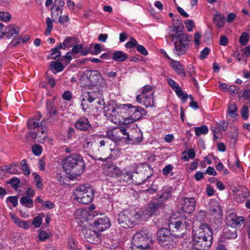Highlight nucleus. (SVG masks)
Returning a JSON list of instances; mask_svg holds the SVG:
<instances>
[{"instance_id": "de8ad7c7", "label": "nucleus", "mask_w": 250, "mask_h": 250, "mask_svg": "<svg viewBox=\"0 0 250 250\" xmlns=\"http://www.w3.org/2000/svg\"><path fill=\"white\" fill-rule=\"evenodd\" d=\"M173 167L172 165L169 164L167 166H165V167L162 170V173L163 174L164 176H167L169 173L171 174V175H173V172H171V171L173 170Z\"/></svg>"}, {"instance_id": "58836bf2", "label": "nucleus", "mask_w": 250, "mask_h": 250, "mask_svg": "<svg viewBox=\"0 0 250 250\" xmlns=\"http://www.w3.org/2000/svg\"><path fill=\"white\" fill-rule=\"evenodd\" d=\"M53 21L54 20L51 19L49 17H47L46 19V24L47 25L46 29L45 31V35L48 36L50 34L52 29L53 27Z\"/></svg>"}, {"instance_id": "5fc2aeb1", "label": "nucleus", "mask_w": 250, "mask_h": 250, "mask_svg": "<svg viewBox=\"0 0 250 250\" xmlns=\"http://www.w3.org/2000/svg\"><path fill=\"white\" fill-rule=\"evenodd\" d=\"M120 131V134H122L126 136V140L130 142L133 138L130 137L129 133L126 131V129L125 127H121L118 128Z\"/></svg>"}, {"instance_id": "f8f14e48", "label": "nucleus", "mask_w": 250, "mask_h": 250, "mask_svg": "<svg viewBox=\"0 0 250 250\" xmlns=\"http://www.w3.org/2000/svg\"><path fill=\"white\" fill-rule=\"evenodd\" d=\"M191 243L193 248L196 250H207L210 246L211 241L193 235Z\"/></svg>"}, {"instance_id": "69168bd1", "label": "nucleus", "mask_w": 250, "mask_h": 250, "mask_svg": "<svg viewBox=\"0 0 250 250\" xmlns=\"http://www.w3.org/2000/svg\"><path fill=\"white\" fill-rule=\"evenodd\" d=\"M210 52V49L208 47H205L200 53V58L203 59L206 58Z\"/></svg>"}, {"instance_id": "c03bdc74", "label": "nucleus", "mask_w": 250, "mask_h": 250, "mask_svg": "<svg viewBox=\"0 0 250 250\" xmlns=\"http://www.w3.org/2000/svg\"><path fill=\"white\" fill-rule=\"evenodd\" d=\"M136 133L138 135V136H132L133 140H131L132 144H139L142 141L143 139L142 132L140 130L136 131Z\"/></svg>"}, {"instance_id": "e433bc0d", "label": "nucleus", "mask_w": 250, "mask_h": 250, "mask_svg": "<svg viewBox=\"0 0 250 250\" xmlns=\"http://www.w3.org/2000/svg\"><path fill=\"white\" fill-rule=\"evenodd\" d=\"M195 157V153L194 150L190 149L187 152H184L183 153L182 159L184 161H188L189 159H193Z\"/></svg>"}, {"instance_id": "a19ab883", "label": "nucleus", "mask_w": 250, "mask_h": 250, "mask_svg": "<svg viewBox=\"0 0 250 250\" xmlns=\"http://www.w3.org/2000/svg\"><path fill=\"white\" fill-rule=\"evenodd\" d=\"M27 125L30 129H35L40 126V122L35 121L34 119H30L27 121Z\"/></svg>"}, {"instance_id": "052dcab7", "label": "nucleus", "mask_w": 250, "mask_h": 250, "mask_svg": "<svg viewBox=\"0 0 250 250\" xmlns=\"http://www.w3.org/2000/svg\"><path fill=\"white\" fill-rule=\"evenodd\" d=\"M6 201L11 203L13 207H15L18 205V198L16 196H9L7 198Z\"/></svg>"}, {"instance_id": "5701e85b", "label": "nucleus", "mask_w": 250, "mask_h": 250, "mask_svg": "<svg viewBox=\"0 0 250 250\" xmlns=\"http://www.w3.org/2000/svg\"><path fill=\"white\" fill-rule=\"evenodd\" d=\"M9 215L14 223L17 225L18 227L25 229H29V225L28 222L25 221L21 220L15 214L13 213H10Z\"/></svg>"}, {"instance_id": "aec40b11", "label": "nucleus", "mask_w": 250, "mask_h": 250, "mask_svg": "<svg viewBox=\"0 0 250 250\" xmlns=\"http://www.w3.org/2000/svg\"><path fill=\"white\" fill-rule=\"evenodd\" d=\"M106 139H109L112 141L117 142L122 140V137L118 128L110 129L106 132Z\"/></svg>"}, {"instance_id": "20e7f679", "label": "nucleus", "mask_w": 250, "mask_h": 250, "mask_svg": "<svg viewBox=\"0 0 250 250\" xmlns=\"http://www.w3.org/2000/svg\"><path fill=\"white\" fill-rule=\"evenodd\" d=\"M84 167L83 157L76 153L67 156L63 163V168L66 172H72L76 175H80L82 173Z\"/></svg>"}, {"instance_id": "cd10ccee", "label": "nucleus", "mask_w": 250, "mask_h": 250, "mask_svg": "<svg viewBox=\"0 0 250 250\" xmlns=\"http://www.w3.org/2000/svg\"><path fill=\"white\" fill-rule=\"evenodd\" d=\"M242 190H239L236 197V200L237 202H242L244 201L245 199L248 197L249 195V191L248 189L246 188H242Z\"/></svg>"}, {"instance_id": "603ef678", "label": "nucleus", "mask_w": 250, "mask_h": 250, "mask_svg": "<svg viewBox=\"0 0 250 250\" xmlns=\"http://www.w3.org/2000/svg\"><path fill=\"white\" fill-rule=\"evenodd\" d=\"M32 152L37 156L40 155L42 152V147L39 145H35L32 146Z\"/></svg>"}, {"instance_id": "8fccbe9b", "label": "nucleus", "mask_w": 250, "mask_h": 250, "mask_svg": "<svg viewBox=\"0 0 250 250\" xmlns=\"http://www.w3.org/2000/svg\"><path fill=\"white\" fill-rule=\"evenodd\" d=\"M7 183L11 184L14 189H16L20 183V180L18 178L15 177L10 179Z\"/></svg>"}, {"instance_id": "9b49d317", "label": "nucleus", "mask_w": 250, "mask_h": 250, "mask_svg": "<svg viewBox=\"0 0 250 250\" xmlns=\"http://www.w3.org/2000/svg\"><path fill=\"white\" fill-rule=\"evenodd\" d=\"M212 235L211 228L208 225L205 224H201L198 229L193 230V235L200 236L208 241H211Z\"/></svg>"}, {"instance_id": "c9c22d12", "label": "nucleus", "mask_w": 250, "mask_h": 250, "mask_svg": "<svg viewBox=\"0 0 250 250\" xmlns=\"http://www.w3.org/2000/svg\"><path fill=\"white\" fill-rule=\"evenodd\" d=\"M237 106L234 104H230L229 105L227 113L231 118L237 116Z\"/></svg>"}, {"instance_id": "bf43d9fd", "label": "nucleus", "mask_w": 250, "mask_h": 250, "mask_svg": "<svg viewBox=\"0 0 250 250\" xmlns=\"http://www.w3.org/2000/svg\"><path fill=\"white\" fill-rule=\"evenodd\" d=\"M32 224L36 228H39L42 224V218L39 216L36 217L34 218Z\"/></svg>"}, {"instance_id": "3c124183", "label": "nucleus", "mask_w": 250, "mask_h": 250, "mask_svg": "<svg viewBox=\"0 0 250 250\" xmlns=\"http://www.w3.org/2000/svg\"><path fill=\"white\" fill-rule=\"evenodd\" d=\"M11 15L9 13L6 12H0V20L7 22L10 21Z\"/></svg>"}, {"instance_id": "c756f323", "label": "nucleus", "mask_w": 250, "mask_h": 250, "mask_svg": "<svg viewBox=\"0 0 250 250\" xmlns=\"http://www.w3.org/2000/svg\"><path fill=\"white\" fill-rule=\"evenodd\" d=\"M127 54L123 51H118L113 54L112 59L118 62H123L127 59Z\"/></svg>"}, {"instance_id": "0eeeda50", "label": "nucleus", "mask_w": 250, "mask_h": 250, "mask_svg": "<svg viewBox=\"0 0 250 250\" xmlns=\"http://www.w3.org/2000/svg\"><path fill=\"white\" fill-rule=\"evenodd\" d=\"M140 215L134 210L126 209L118 215V222L123 228H131L140 218Z\"/></svg>"}, {"instance_id": "f03ea898", "label": "nucleus", "mask_w": 250, "mask_h": 250, "mask_svg": "<svg viewBox=\"0 0 250 250\" xmlns=\"http://www.w3.org/2000/svg\"><path fill=\"white\" fill-rule=\"evenodd\" d=\"M80 81L83 86L91 90L83 98L91 103L101 95V91L106 85V82L98 71H93L89 75L81 77Z\"/></svg>"}, {"instance_id": "2f4dec72", "label": "nucleus", "mask_w": 250, "mask_h": 250, "mask_svg": "<svg viewBox=\"0 0 250 250\" xmlns=\"http://www.w3.org/2000/svg\"><path fill=\"white\" fill-rule=\"evenodd\" d=\"M72 52L74 53H81L83 56H85L88 54L87 49L83 48L82 44H77L73 46Z\"/></svg>"}, {"instance_id": "4c0bfd02", "label": "nucleus", "mask_w": 250, "mask_h": 250, "mask_svg": "<svg viewBox=\"0 0 250 250\" xmlns=\"http://www.w3.org/2000/svg\"><path fill=\"white\" fill-rule=\"evenodd\" d=\"M67 246L68 250H78L75 241L72 235L68 236Z\"/></svg>"}, {"instance_id": "a211bd4d", "label": "nucleus", "mask_w": 250, "mask_h": 250, "mask_svg": "<svg viewBox=\"0 0 250 250\" xmlns=\"http://www.w3.org/2000/svg\"><path fill=\"white\" fill-rule=\"evenodd\" d=\"M2 35L5 36L8 39H11L16 37L19 33V28L16 27L14 25H10L7 26Z\"/></svg>"}, {"instance_id": "6e6552de", "label": "nucleus", "mask_w": 250, "mask_h": 250, "mask_svg": "<svg viewBox=\"0 0 250 250\" xmlns=\"http://www.w3.org/2000/svg\"><path fill=\"white\" fill-rule=\"evenodd\" d=\"M154 92L152 91V87L149 85H146L142 88L141 94L136 96V101L146 107L155 106V100Z\"/></svg>"}, {"instance_id": "1a4fd4ad", "label": "nucleus", "mask_w": 250, "mask_h": 250, "mask_svg": "<svg viewBox=\"0 0 250 250\" xmlns=\"http://www.w3.org/2000/svg\"><path fill=\"white\" fill-rule=\"evenodd\" d=\"M91 229L84 228L82 229L83 235L88 242L98 244L101 242V234L95 228Z\"/></svg>"}, {"instance_id": "c85d7f7f", "label": "nucleus", "mask_w": 250, "mask_h": 250, "mask_svg": "<svg viewBox=\"0 0 250 250\" xmlns=\"http://www.w3.org/2000/svg\"><path fill=\"white\" fill-rule=\"evenodd\" d=\"M121 176V179L125 182L126 183H132L133 182L137 183L138 184H140V182H138L137 181H135L133 179V176L132 173L130 172H126L125 173L122 174L121 173L120 175Z\"/></svg>"}, {"instance_id": "a18cd8bd", "label": "nucleus", "mask_w": 250, "mask_h": 250, "mask_svg": "<svg viewBox=\"0 0 250 250\" xmlns=\"http://www.w3.org/2000/svg\"><path fill=\"white\" fill-rule=\"evenodd\" d=\"M51 9H55L54 11L51 13L52 18L55 19H56L59 16V14L62 13L63 10L62 7H60L59 6H56L55 8H53L52 6Z\"/></svg>"}, {"instance_id": "e2e57ef3", "label": "nucleus", "mask_w": 250, "mask_h": 250, "mask_svg": "<svg viewBox=\"0 0 250 250\" xmlns=\"http://www.w3.org/2000/svg\"><path fill=\"white\" fill-rule=\"evenodd\" d=\"M49 237V235L45 231L41 230L39 234V238L41 241H43L47 239Z\"/></svg>"}, {"instance_id": "ea45409f", "label": "nucleus", "mask_w": 250, "mask_h": 250, "mask_svg": "<svg viewBox=\"0 0 250 250\" xmlns=\"http://www.w3.org/2000/svg\"><path fill=\"white\" fill-rule=\"evenodd\" d=\"M50 67L52 69H54L57 72L62 71L64 68L62 63L57 61L51 62Z\"/></svg>"}, {"instance_id": "2eb2a0df", "label": "nucleus", "mask_w": 250, "mask_h": 250, "mask_svg": "<svg viewBox=\"0 0 250 250\" xmlns=\"http://www.w3.org/2000/svg\"><path fill=\"white\" fill-rule=\"evenodd\" d=\"M185 225L181 221H177L174 223H171L169 228L175 229L172 230L173 235L176 237H181L184 233Z\"/></svg>"}, {"instance_id": "412c9836", "label": "nucleus", "mask_w": 250, "mask_h": 250, "mask_svg": "<svg viewBox=\"0 0 250 250\" xmlns=\"http://www.w3.org/2000/svg\"><path fill=\"white\" fill-rule=\"evenodd\" d=\"M163 207L161 201H157L156 202H151L149 204L146 210V214L149 216L154 214L159 208Z\"/></svg>"}, {"instance_id": "4468645a", "label": "nucleus", "mask_w": 250, "mask_h": 250, "mask_svg": "<svg viewBox=\"0 0 250 250\" xmlns=\"http://www.w3.org/2000/svg\"><path fill=\"white\" fill-rule=\"evenodd\" d=\"M196 201L194 198L186 197L184 199L181 209L184 212L190 214L194 211Z\"/></svg>"}, {"instance_id": "4d7b16f0", "label": "nucleus", "mask_w": 250, "mask_h": 250, "mask_svg": "<svg viewBox=\"0 0 250 250\" xmlns=\"http://www.w3.org/2000/svg\"><path fill=\"white\" fill-rule=\"evenodd\" d=\"M64 42L66 43L67 48L72 47L73 45L76 42V38L73 37H66L64 39Z\"/></svg>"}, {"instance_id": "a878e982", "label": "nucleus", "mask_w": 250, "mask_h": 250, "mask_svg": "<svg viewBox=\"0 0 250 250\" xmlns=\"http://www.w3.org/2000/svg\"><path fill=\"white\" fill-rule=\"evenodd\" d=\"M47 116L48 118H51L54 115L57 114V109L54 103L51 101H47L46 103Z\"/></svg>"}, {"instance_id": "338daca9", "label": "nucleus", "mask_w": 250, "mask_h": 250, "mask_svg": "<svg viewBox=\"0 0 250 250\" xmlns=\"http://www.w3.org/2000/svg\"><path fill=\"white\" fill-rule=\"evenodd\" d=\"M239 90V87L236 85H230L228 87V91L231 94H237Z\"/></svg>"}, {"instance_id": "7c9ffc66", "label": "nucleus", "mask_w": 250, "mask_h": 250, "mask_svg": "<svg viewBox=\"0 0 250 250\" xmlns=\"http://www.w3.org/2000/svg\"><path fill=\"white\" fill-rule=\"evenodd\" d=\"M167 83L176 92L177 95H179L182 93V89L180 86L172 79L168 78L167 79Z\"/></svg>"}, {"instance_id": "9d476101", "label": "nucleus", "mask_w": 250, "mask_h": 250, "mask_svg": "<svg viewBox=\"0 0 250 250\" xmlns=\"http://www.w3.org/2000/svg\"><path fill=\"white\" fill-rule=\"evenodd\" d=\"M172 235L169 230L167 228L160 229L157 233L158 241L162 247H165L173 242Z\"/></svg>"}, {"instance_id": "f257e3e1", "label": "nucleus", "mask_w": 250, "mask_h": 250, "mask_svg": "<svg viewBox=\"0 0 250 250\" xmlns=\"http://www.w3.org/2000/svg\"><path fill=\"white\" fill-rule=\"evenodd\" d=\"M105 116L115 124L118 125L123 119L125 124L137 121L146 115V110L140 106H134L131 104H124L121 108L111 102L104 107Z\"/></svg>"}, {"instance_id": "473e14b6", "label": "nucleus", "mask_w": 250, "mask_h": 250, "mask_svg": "<svg viewBox=\"0 0 250 250\" xmlns=\"http://www.w3.org/2000/svg\"><path fill=\"white\" fill-rule=\"evenodd\" d=\"M35 202H37L39 203H41L43 207H44L48 209H52L54 207V204L51 201H44L41 199L40 196H38L36 198Z\"/></svg>"}, {"instance_id": "f3484780", "label": "nucleus", "mask_w": 250, "mask_h": 250, "mask_svg": "<svg viewBox=\"0 0 250 250\" xmlns=\"http://www.w3.org/2000/svg\"><path fill=\"white\" fill-rule=\"evenodd\" d=\"M222 209L217 201H213L211 203L209 207V213L211 215L216 218H220L222 216Z\"/></svg>"}, {"instance_id": "13d9d810", "label": "nucleus", "mask_w": 250, "mask_h": 250, "mask_svg": "<svg viewBox=\"0 0 250 250\" xmlns=\"http://www.w3.org/2000/svg\"><path fill=\"white\" fill-rule=\"evenodd\" d=\"M185 24L187 30L189 32L191 31L194 27V23L193 21L187 20L185 21Z\"/></svg>"}, {"instance_id": "4be33fe9", "label": "nucleus", "mask_w": 250, "mask_h": 250, "mask_svg": "<svg viewBox=\"0 0 250 250\" xmlns=\"http://www.w3.org/2000/svg\"><path fill=\"white\" fill-rule=\"evenodd\" d=\"M224 236L227 239H232L237 237L236 229L232 226H228L223 230Z\"/></svg>"}, {"instance_id": "49530a36", "label": "nucleus", "mask_w": 250, "mask_h": 250, "mask_svg": "<svg viewBox=\"0 0 250 250\" xmlns=\"http://www.w3.org/2000/svg\"><path fill=\"white\" fill-rule=\"evenodd\" d=\"M206 216V212L205 210H201L197 213L196 219L197 221L202 222L205 221Z\"/></svg>"}, {"instance_id": "f704fd0d", "label": "nucleus", "mask_w": 250, "mask_h": 250, "mask_svg": "<svg viewBox=\"0 0 250 250\" xmlns=\"http://www.w3.org/2000/svg\"><path fill=\"white\" fill-rule=\"evenodd\" d=\"M195 134L197 136L201 135H206L208 131V128L205 125H201L199 127H194Z\"/></svg>"}, {"instance_id": "680f3d73", "label": "nucleus", "mask_w": 250, "mask_h": 250, "mask_svg": "<svg viewBox=\"0 0 250 250\" xmlns=\"http://www.w3.org/2000/svg\"><path fill=\"white\" fill-rule=\"evenodd\" d=\"M35 177H34V181L36 183V186L37 187L39 188H42V183L41 181V177L39 176V175L37 174H34Z\"/></svg>"}, {"instance_id": "7ed1b4c3", "label": "nucleus", "mask_w": 250, "mask_h": 250, "mask_svg": "<svg viewBox=\"0 0 250 250\" xmlns=\"http://www.w3.org/2000/svg\"><path fill=\"white\" fill-rule=\"evenodd\" d=\"M168 38L174 42V53L178 56L185 54L188 47L190 38L187 34L182 31V28L178 26H170L168 29Z\"/></svg>"}, {"instance_id": "79ce46f5", "label": "nucleus", "mask_w": 250, "mask_h": 250, "mask_svg": "<svg viewBox=\"0 0 250 250\" xmlns=\"http://www.w3.org/2000/svg\"><path fill=\"white\" fill-rule=\"evenodd\" d=\"M51 53L50 54V57L51 59L56 60L58 58H59L61 55V52L60 51L58 48L56 47L51 49Z\"/></svg>"}, {"instance_id": "37998d69", "label": "nucleus", "mask_w": 250, "mask_h": 250, "mask_svg": "<svg viewBox=\"0 0 250 250\" xmlns=\"http://www.w3.org/2000/svg\"><path fill=\"white\" fill-rule=\"evenodd\" d=\"M249 35L246 32H243L239 38V42L242 45H245L248 42Z\"/></svg>"}, {"instance_id": "72a5a7b5", "label": "nucleus", "mask_w": 250, "mask_h": 250, "mask_svg": "<svg viewBox=\"0 0 250 250\" xmlns=\"http://www.w3.org/2000/svg\"><path fill=\"white\" fill-rule=\"evenodd\" d=\"M20 203L26 207L31 208L33 207L34 203L33 200L26 196H22L20 199Z\"/></svg>"}, {"instance_id": "0e129e2a", "label": "nucleus", "mask_w": 250, "mask_h": 250, "mask_svg": "<svg viewBox=\"0 0 250 250\" xmlns=\"http://www.w3.org/2000/svg\"><path fill=\"white\" fill-rule=\"evenodd\" d=\"M136 48L137 51L142 55L144 56H146L148 54V52L146 50V49L145 48V47L140 44H138L136 46Z\"/></svg>"}, {"instance_id": "423d86ee", "label": "nucleus", "mask_w": 250, "mask_h": 250, "mask_svg": "<svg viewBox=\"0 0 250 250\" xmlns=\"http://www.w3.org/2000/svg\"><path fill=\"white\" fill-rule=\"evenodd\" d=\"M74 198L79 203L88 204L94 197V189L88 185H81L76 188L73 192Z\"/></svg>"}, {"instance_id": "39448f33", "label": "nucleus", "mask_w": 250, "mask_h": 250, "mask_svg": "<svg viewBox=\"0 0 250 250\" xmlns=\"http://www.w3.org/2000/svg\"><path fill=\"white\" fill-rule=\"evenodd\" d=\"M151 233L147 230L136 232L131 241V250H149L150 244L153 243Z\"/></svg>"}, {"instance_id": "bb28decb", "label": "nucleus", "mask_w": 250, "mask_h": 250, "mask_svg": "<svg viewBox=\"0 0 250 250\" xmlns=\"http://www.w3.org/2000/svg\"><path fill=\"white\" fill-rule=\"evenodd\" d=\"M225 18L223 15L216 13L214 15L213 23L218 28H222L225 24Z\"/></svg>"}, {"instance_id": "09e8293b", "label": "nucleus", "mask_w": 250, "mask_h": 250, "mask_svg": "<svg viewBox=\"0 0 250 250\" xmlns=\"http://www.w3.org/2000/svg\"><path fill=\"white\" fill-rule=\"evenodd\" d=\"M21 165L23 173L25 175H29L30 173L28 167L25 160H22L21 162Z\"/></svg>"}, {"instance_id": "6ab92c4d", "label": "nucleus", "mask_w": 250, "mask_h": 250, "mask_svg": "<svg viewBox=\"0 0 250 250\" xmlns=\"http://www.w3.org/2000/svg\"><path fill=\"white\" fill-rule=\"evenodd\" d=\"M104 172L105 175L112 177H116L119 176L121 171L116 166L114 165H109L104 168Z\"/></svg>"}, {"instance_id": "dca6fc26", "label": "nucleus", "mask_w": 250, "mask_h": 250, "mask_svg": "<svg viewBox=\"0 0 250 250\" xmlns=\"http://www.w3.org/2000/svg\"><path fill=\"white\" fill-rule=\"evenodd\" d=\"M75 127L81 131H87L91 127L87 118L85 117H81L75 123Z\"/></svg>"}, {"instance_id": "864d4df0", "label": "nucleus", "mask_w": 250, "mask_h": 250, "mask_svg": "<svg viewBox=\"0 0 250 250\" xmlns=\"http://www.w3.org/2000/svg\"><path fill=\"white\" fill-rule=\"evenodd\" d=\"M249 110H248V107L247 105H244L242 106V108L241 110V114L242 116V117L245 119L246 120L248 119L249 117Z\"/></svg>"}, {"instance_id": "6e6d98bb", "label": "nucleus", "mask_w": 250, "mask_h": 250, "mask_svg": "<svg viewBox=\"0 0 250 250\" xmlns=\"http://www.w3.org/2000/svg\"><path fill=\"white\" fill-rule=\"evenodd\" d=\"M137 41L134 38H131L130 40L125 43V46L126 48H132L135 46H137Z\"/></svg>"}, {"instance_id": "b1692460", "label": "nucleus", "mask_w": 250, "mask_h": 250, "mask_svg": "<svg viewBox=\"0 0 250 250\" xmlns=\"http://www.w3.org/2000/svg\"><path fill=\"white\" fill-rule=\"evenodd\" d=\"M245 219L244 217L236 216L233 213L229 215L228 218V221L231 226L240 225L245 221Z\"/></svg>"}, {"instance_id": "ddd939ff", "label": "nucleus", "mask_w": 250, "mask_h": 250, "mask_svg": "<svg viewBox=\"0 0 250 250\" xmlns=\"http://www.w3.org/2000/svg\"><path fill=\"white\" fill-rule=\"evenodd\" d=\"M110 226L109 219L106 216H103L95 220L93 228H95L98 232H102L109 228Z\"/></svg>"}, {"instance_id": "774afa93", "label": "nucleus", "mask_w": 250, "mask_h": 250, "mask_svg": "<svg viewBox=\"0 0 250 250\" xmlns=\"http://www.w3.org/2000/svg\"><path fill=\"white\" fill-rule=\"evenodd\" d=\"M93 142L92 141L89 140V139H87L85 140H84L83 143V147L85 148L91 149L93 146Z\"/></svg>"}, {"instance_id": "393cba45", "label": "nucleus", "mask_w": 250, "mask_h": 250, "mask_svg": "<svg viewBox=\"0 0 250 250\" xmlns=\"http://www.w3.org/2000/svg\"><path fill=\"white\" fill-rule=\"evenodd\" d=\"M171 66L177 74L183 77L186 76V72L182 65L179 62L172 61L171 63Z\"/></svg>"}]
</instances>
